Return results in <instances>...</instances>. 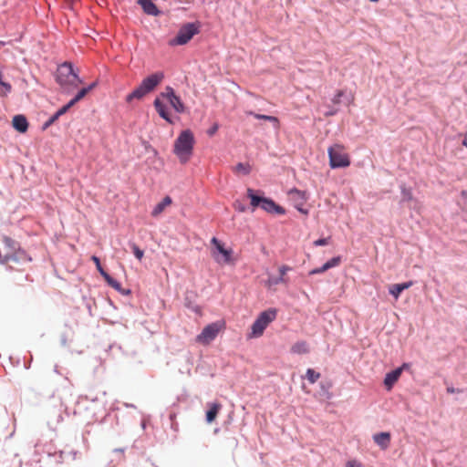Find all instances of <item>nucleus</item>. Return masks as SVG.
<instances>
[{
    "mask_svg": "<svg viewBox=\"0 0 467 467\" xmlns=\"http://www.w3.org/2000/svg\"><path fill=\"white\" fill-rule=\"evenodd\" d=\"M161 98L167 100L170 103V105L174 109V110L178 113L184 112L185 107L180 97H178L175 94L174 89L171 87H166L165 90L161 92L160 96L154 99L153 105L160 117H161L167 122L171 124L173 123V121L171 118V115L168 111L166 105L161 99Z\"/></svg>",
    "mask_w": 467,
    "mask_h": 467,
    "instance_id": "1",
    "label": "nucleus"
},
{
    "mask_svg": "<svg viewBox=\"0 0 467 467\" xmlns=\"http://www.w3.org/2000/svg\"><path fill=\"white\" fill-rule=\"evenodd\" d=\"M195 139L191 130H182L174 141L173 152L181 163H186L192 157Z\"/></svg>",
    "mask_w": 467,
    "mask_h": 467,
    "instance_id": "2",
    "label": "nucleus"
},
{
    "mask_svg": "<svg viewBox=\"0 0 467 467\" xmlns=\"http://www.w3.org/2000/svg\"><path fill=\"white\" fill-rule=\"evenodd\" d=\"M56 79L66 92L74 90L82 83L78 74L75 73L72 65L67 62L57 67Z\"/></svg>",
    "mask_w": 467,
    "mask_h": 467,
    "instance_id": "3",
    "label": "nucleus"
},
{
    "mask_svg": "<svg viewBox=\"0 0 467 467\" xmlns=\"http://www.w3.org/2000/svg\"><path fill=\"white\" fill-rule=\"evenodd\" d=\"M164 74L161 71L155 72L145 78L141 83L126 97V101L141 99L147 94L152 92L163 80Z\"/></svg>",
    "mask_w": 467,
    "mask_h": 467,
    "instance_id": "4",
    "label": "nucleus"
},
{
    "mask_svg": "<svg viewBox=\"0 0 467 467\" xmlns=\"http://www.w3.org/2000/svg\"><path fill=\"white\" fill-rule=\"evenodd\" d=\"M276 317V310L269 308L259 314L258 317L251 327V332L248 334L249 338L259 337L264 334L267 326Z\"/></svg>",
    "mask_w": 467,
    "mask_h": 467,
    "instance_id": "5",
    "label": "nucleus"
},
{
    "mask_svg": "<svg viewBox=\"0 0 467 467\" xmlns=\"http://www.w3.org/2000/svg\"><path fill=\"white\" fill-rule=\"evenodd\" d=\"M247 196L251 199L253 208L260 207L270 213L284 214L285 209L276 204L273 200L256 195L252 189L247 190Z\"/></svg>",
    "mask_w": 467,
    "mask_h": 467,
    "instance_id": "6",
    "label": "nucleus"
},
{
    "mask_svg": "<svg viewBox=\"0 0 467 467\" xmlns=\"http://www.w3.org/2000/svg\"><path fill=\"white\" fill-rule=\"evenodd\" d=\"M329 165L332 169L345 168L350 165L348 154L341 144H335L328 148Z\"/></svg>",
    "mask_w": 467,
    "mask_h": 467,
    "instance_id": "7",
    "label": "nucleus"
},
{
    "mask_svg": "<svg viewBox=\"0 0 467 467\" xmlns=\"http://www.w3.org/2000/svg\"><path fill=\"white\" fill-rule=\"evenodd\" d=\"M199 33V26L194 23H187L181 26L177 36L171 39L169 44L171 46H182L187 44L193 36Z\"/></svg>",
    "mask_w": 467,
    "mask_h": 467,
    "instance_id": "8",
    "label": "nucleus"
},
{
    "mask_svg": "<svg viewBox=\"0 0 467 467\" xmlns=\"http://www.w3.org/2000/svg\"><path fill=\"white\" fill-rule=\"evenodd\" d=\"M224 328V323L222 321L214 322L207 325L201 334H199L196 337V342L202 344V345H208L210 344Z\"/></svg>",
    "mask_w": 467,
    "mask_h": 467,
    "instance_id": "9",
    "label": "nucleus"
},
{
    "mask_svg": "<svg viewBox=\"0 0 467 467\" xmlns=\"http://www.w3.org/2000/svg\"><path fill=\"white\" fill-rule=\"evenodd\" d=\"M212 244H214V246L217 249V251L219 252V254H222V258L215 256V260L218 263L229 264V263L233 262V259H232L233 251L231 249H225L223 247V245L221 244V242L216 237H213L212 239Z\"/></svg>",
    "mask_w": 467,
    "mask_h": 467,
    "instance_id": "10",
    "label": "nucleus"
},
{
    "mask_svg": "<svg viewBox=\"0 0 467 467\" xmlns=\"http://www.w3.org/2000/svg\"><path fill=\"white\" fill-rule=\"evenodd\" d=\"M292 268L288 265H282L279 267V278H268L266 281H265V286L268 287V288H272L273 286L278 285V284H285V285H287L288 284V278L285 277L286 275V273L291 271Z\"/></svg>",
    "mask_w": 467,
    "mask_h": 467,
    "instance_id": "11",
    "label": "nucleus"
},
{
    "mask_svg": "<svg viewBox=\"0 0 467 467\" xmlns=\"http://www.w3.org/2000/svg\"><path fill=\"white\" fill-rule=\"evenodd\" d=\"M152 1L153 0H138V3L141 5L145 14L157 16L161 12Z\"/></svg>",
    "mask_w": 467,
    "mask_h": 467,
    "instance_id": "12",
    "label": "nucleus"
},
{
    "mask_svg": "<svg viewBox=\"0 0 467 467\" xmlns=\"http://www.w3.org/2000/svg\"><path fill=\"white\" fill-rule=\"evenodd\" d=\"M402 372V368H398L397 369H394L389 373H387L384 384L387 387L388 389H390L392 386L398 381L399 378L400 377Z\"/></svg>",
    "mask_w": 467,
    "mask_h": 467,
    "instance_id": "13",
    "label": "nucleus"
},
{
    "mask_svg": "<svg viewBox=\"0 0 467 467\" xmlns=\"http://www.w3.org/2000/svg\"><path fill=\"white\" fill-rule=\"evenodd\" d=\"M13 127L19 132L25 133L28 129V122L25 116L16 115L12 120Z\"/></svg>",
    "mask_w": 467,
    "mask_h": 467,
    "instance_id": "14",
    "label": "nucleus"
},
{
    "mask_svg": "<svg viewBox=\"0 0 467 467\" xmlns=\"http://www.w3.org/2000/svg\"><path fill=\"white\" fill-rule=\"evenodd\" d=\"M389 432H379L373 436L374 441L383 450L387 449L390 443Z\"/></svg>",
    "mask_w": 467,
    "mask_h": 467,
    "instance_id": "15",
    "label": "nucleus"
},
{
    "mask_svg": "<svg viewBox=\"0 0 467 467\" xmlns=\"http://www.w3.org/2000/svg\"><path fill=\"white\" fill-rule=\"evenodd\" d=\"M288 195L296 204L304 205L305 202H306V192L299 191L297 189L290 190Z\"/></svg>",
    "mask_w": 467,
    "mask_h": 467,
    "instance_id": "16",
    "label": "nucleus"
},
{
    "mask_svg": "<svg viewBox=\"0 0 467 467\" xmlns=\"http://www.w3.org/2000/svg\"><path fill=\"white\" fill-rule=\"evenodd\" d=\"M172 201L170 196H166L162 199V201L156 204V206L153 208L151 212V215L153 217L159 216L166 207L170 206L171 204Z\"/></svg>",
    "mask_w": 467,
    "mask_h": 467,
    "instance_id": "17",
    "label": "nucleus"
},
{
    "mask_svg": "<svg viewBox=\"0 0 467 467\" xmlns=\"http://www.w3.org/2000/svg\"><path fill=\"white\" fill-rule=\"evenodd\" d=\"M412 284L413 283L410 281L402 284L393 285L389 287V294L392 295L396 299H398L401 292L405 289L410 288L412 285Z\"/></svg>",
    "mask_w": 467,
    "mask_h": 467,
    "instance_id": "18",
    "label": "nucleus"
},
{
    "mask_svg": "<svg viewBox=\"0 0 467 467\" xmlns=\"http://www.w3.org/2000/svg\"><path fill=\"white\" fill-rule=\"evenodd\" d=\"M222 405L220 403H213L210 405V409L206 412V420L207 422H213L221 410Z\"/></svg>",
    "mask_w": 467,
    "mask_h": 467,
    "instance_id": "19",
    "label": "nucleus"
},
{
    "mask_svg": "<svg viewBox=\"0 0 467 467\" xmlns=\"http://www.w3.org/2000/svg\"><path fill=\"white\" fill-rule=\"evenodd\" d=\"M308 351V345L306 341L296 342L291 347V352L295 354H306Z\"/></svg>",
    "mask_w": 467,
    "mask_h": 467,
    "instance_id": "20",
    "label": "nucleus"
},
{
    "mask_svg": "<svg viewBox=\"0 0 467 467\" xmlns=\"http://www.w3.org/2000/svg\"><path fill=\"white\" fill-rule=\"evenodd\" d=\"M3 241L9 254H14L19 248L18 243L8 236H4Z\"/></svg>",
    "mask_w": 467,
    "mask_h": 467,
    "instance_id": "21",
    "label": "nucleus"
},
{
    "mask_svg": "<svg viewBox=\"0 0 467 467\" xmlns=\"http://www.w3.org/2000/svg\"><path fill=\"white\" fill-rule=\"evenodd\" d=\"M247 114L254 116L257 119L268 120V121L274 123L277 128L279 126V120L276 117L254 113L253 111H249V112H247Z\"/></svg>",
    "mask_w": 467,
    "mask_h": 467,
    "instance_id": "22",
    "label": "nucleus"
},
{
    "mask_svg": "<svg viewBox=\"0 0 467 467\" xmlns=\"http://www.w3.org/2000/svg\"><path fill=\"white\" fill-rule=\"evenodd\" d=\"M234 171L237 174L247 175L251 171V166L248 163L239 162L234 168Z\"/></svg>",
    "mask_w": 467,
    "mask_h": 467,
    "instance_id": "23",
    "label": "nucleus"
},
{
    "mask_svg": "<svg viewBox=\"0 0 467 467\" xmlns=\"http://www.w3.org/2000/svg\"><path fill=\"white\" fill-rule=\"evenodd\" d=\"M320 373L313 368H308L306 373V377L311 384L316 383L320 379Z\"/></svg>",
    "mask_w": 467,
    "mask_h": 467,
    "instance_id": "24",
    "label": "nucleus"
},
{
    "mask_svg": "<svg viewBox=\"0 0 467 467\" xmlns=\"http://www.w3.org/2000/svg\"><path fill=\"white\" fill-rule=\"evenodd\" d=\"M107 283L113 288L119 290L120 289V284L114 280L108 273L103 275Z\"/></svg>",
    "mask_w": 467,
    "mask_h": 467,
    "instance_id": "25",
    "label": "nucleus"
},
{
    "mask_svg": "<svg viewBox=\"0 0 467 467\" xmlns=\"http://www.w3.org/2000/svg\"><path fill=\"white\" fill-rule=\"evenodd\" d=\"M88 94V89L85 88H81L77 95L70 100L71 104L75 105L77 102L81 100Z\"/></svg>",
    "mask_w": 467,
    "mask_h": 467,
    "instance_id": "26",
    "label": "nucleus"
},
{
    "mask_svg": "<svg viewBox=\"0 0 467 467\" xmlns=\"http://www.w3.org/2000/svg\"><path fill=\"white\" fill-rule=\"evenodd\" d=\"M130 247L133 251L135 257L140 261L144 255V252L141 249H140V247L134 243L130 244Z\"/></svg>",
    "mask_w": 467,
    "mask_h": 467,
    "instance_id": "27",
    "label": "nucleus"
},
{
    "mask_svg": "<svg viewBox=\"0 0 467 467\" xmlns=\"http://www.w3.org/2000/svg\"><path fill=\"white\" fill-rule=\"evenodd\" d=\"M11 90V85L4 81H0V96H5Z\"/></svg>",
    "mask_w": 467,
    "mask_h": 467,
    "instance_id": "28",
    "label": "nucleus"
},
{
    "mask_svg": "<svg viewBox=\"0 0 467 467\" xmlns=\"http://www.w3.org/2000/svg\"><path fill=\"white\" fill-rule=\"evenodd\" d=\"M340 263H341V257L336 256V257H333L332 259H330L329 261H327L325 265H328L327 266V270H328L332 267H336V266L339 265Z\"/></svg>",
    "mask_w": 467,
    "mask_h": 467,
    "instance_id": "29",
    "label": "nucleus"
},
{
    "mask_svg": "<svg viewBox=\"0 0 467 467\" xmlns=\"http://www.w3.org/2000/svg\"><path fill=\"white\" fill-rule=\"evenodd\" d=\"M74 105L71 104V101H69L67 104H66L65 106H63L60 109H58L56 114H55V118H59L61 115L65 114L71 107H73Z\"/></svg>",
    "mask_w": 467,
    "mask_h": 467,
    "instance_id": "30",
    "label": "nucleus"
},
{
    "mask_svg": "<svg viewBox=\"0 0 467 467\" xmlns=\"http://www.w3.org/2000/svg\"><path fill=\"white\" fill-rule=\"evenodd\" d=\"M92 261L95 263L96 266H97V269L98 271L100 273V275L103 276L105 274H107V272L104 271V269L102 268L101 265H100V261H99V258L97 257L96 255H93L91 257Z\"/></svg>",
    "mask_w": 467,
    "mask_h": 467,
    "instance_id": "31",
    "label": "nucleus"
},
{
    "mask_svg": "<svg viewBox=\"0 0 467 467\" xmlns=\"http://www.w3.org/2000/svg\"><path fill=\"white\" fill-rule=\"evenodd\" d=\"M327 266L328 265H326L325 264L321 266V267H318V268H315L313 270H311L309 272V275H318V274H322L326 271H327Z\"/></svg>",
    "mask_w": 467,
    "mask_h": 467,
    "instance_id": "32",
    "label": "nucleus"
},
{
    "mask_svg": "<svg viewBox=\"0 0 467 467\" xmlns=\"http://www.w3.org/2000/svg\"><path fill=\"white\" fill-rule=\"evenodd\" d=\"M329 239H330V237L317 239L314 242V245H316V246L327 245L329 244Z\"/></svg>",
    "mask_w": 467,
    "mask_h": 467,
    "instance_id": "33",
    "label": "nucleus"
},
{
    "mask_svg": "<svg viewBox=\"0 0 467 467\" xmlns=\"http://www.w3.org/2000/svg\"><path fill=\"white\" fill-rule=\"evenodd\" d=\"M346 467H364L362 463L357 460H350L346 463Z\"/></svg>",
    "mask_w": 467,
    "mask_h": 467,
    "instance_id": "34",
    "label": "nucleus"
},
{
    "mask_svg": "<svg viewBox=\"0 0 467 467\" xmlns=\"http://www.w3.org/2000/svg\"><path fill=\"white\" fill-rule=\"evenodd\" d=\"M344 95V92L342 90H338L337 92V94L335 95V97L333 98L332 101L334 104H339L340 103V99L341 97Z\"/></svg>",
    "mask_w": 467,
    "mask_h": 467,
    "instance_id": "35",
    "label": "nucleus"
},
{
    "mask_svg": "<svg viewBox=\"0 0 467 467\" xmlns=\"http://www.w3.org/2000/svg\"><path fill=\"white\" fill-rule=\"evenodd\" d=\"M218 129H219V125L217 123H215L207 130V134L209 136H213L217 132Z\"/></svg>",
    "mask_w": 467,
    "mask_h": 467,
    "instance_id": "36",
    "label": "nucleus"
},
{
    "mask_svg": "<svg viewBox=\"0 0 467 467\" xmlns=\"http://www.w3.org/2000/svg\"><path fill=\"white\" fill-rule=\"evenodd\" d=\"M234 208H235L236 210H238V211H239V212H241V213L245 212V207H244V205H243V204H242L241 202H234Z\"/></svg>",
    "mask_w": 467,
    "mask_h": 467,
    "instance_id": "37",
    "label": "nucleus"
},
{
    "mask_svg": "<svg viewBox=\"0 0 467 467\" xmlns=\"http://www.w3.org/2000/svg\"><path fill=\"white\" fill-rule=\"evenodd\" d=\"M58 118H55V114L49 119V120L46 123V127L54 123Z\"/></svg>",
    "mask_w": 467,
    "mask_h": 467,
    "instance_id": "38",
    "label": "nucleus"
},
{
    "mask_svg": "<svg viewBox=\"0 0 467 467\" xmlns=\"http://www.w3.org/2000/svg\"><path fill=\"white\" fill-rule=\"evenodd\" d=\"M403 194L406 200H411L412 194L410 192L403 191Z\"/></svg>",
    "mask_w": 467,
    "mask_h": 467,
    "instance_id": "39",
    "label": "nucleus"
},
{
    "mask_svg": "<svg viewBox=\"0 0 467 467\" xmlns=\"http://www.w3.org/2000/svg\"><path fill=\"white\" fill-rule=\"evenodd\" d=\"M302 206H303V205L296 204V209H297L300 213H307V211H306V210H304V209L302 208Z\"/></svg>",
    "mask_w": 467,
    "mask_h": 467,
    "instance_id": "40",
    "label": "nucleus"
},
{
    "mask_svg": "<svg viewBox=\"0 0 467 467\" xmlns=\"http://www.w3.org/2000/svg\"><path fill=\"white\" fill-rule=\"evenodd\" d=\"M97 83L94 82L92 84H90L88 87L85 88L86 89H88V93L92 90L95 87H96Z\"/></svg>",
    "mask_w": 467,
    "mask_h": 467,
    "instance_id": "41",
    "label": "nucleus"
},
{
    "mask_svg": "<svg viewBox=\"0 0 467 467\" xmlns=\"http://www.w3.org/2000/svg\"><path fill=\"white\" fill-rule=\"evenodd\" d=\"M462 145L467 148V132L464 134V140H462Z\"/></svg>",
    "mask_w": 467,
    "mask_h": 467,
    "instance_id": "42",
    "label": "nucleus"
},
{
    "mask_svg": "<svg viewBox=\"0 0 467 467\" xmlns=\"http://www.w3.org/2000/svg\"><path fill=\"white\" fill-rule=\"evenodd\" d=\"M447 391H448L449 393H454V392H456L455 389H454V388H452V387H451V388H448V389H447Z\"/></svg>",
    "mask_w": 467,
    "mask_h": 467,
    "instance_id": "43",
    "label": "nucleus"
},
{
    "mask_svg": "<svg viewBox=\"0 0 467 467\" xmlns=\"http://www.w3.org/2000/svg\"><path fill=\"white\" fill-rule=\"evenodd\" d=\"M462 196L464 197V198H467V191H462Z\"/></svg>",
    "mask_w": 467,
    "mask_h": 467,
    "instance_id": "44",
    "label": "nucleus"
},
{
    "mask_svg": "<svg viewBox=\"0 0 467 467\" xmlns=\"http://www.w3.org/2000/svg\"><path fill=\"white\" fill-rule=\"evenodd\" d=\"M2 80V73L0 72V81Z\"/></svg>",
    "mask_w": 467,
    "mask_h": 467,
    "instance_id": "45",
    "label": "nucleus"
},
{
    "mask_svg": "<svg viewBox=\"0 0 467 467\" xmlns=\"http://www.w3.org/2000/svg\"><path fill=\"white\" fill-rule=\"evenodd\" d=\"M269 278H274V277H273V276H270ZM275 278H279V275H276V277H275Z\"/></svg>",
    "mask_w": 467,
    "mask_h": 467,
    "instance_id": "46",
    "label": "nucleus"
},
{
    "mask_svg": "<svg viewBox=\"0 0 467 467\" xmlns=\"http://www.w3.org/2000/svg\"><path fill=\"white\" fill-rule=\"evenodd\" d=\"M371 2H378L379 0H370Z\"/></svg>",
    "mask_w": 467,
    "mask_h": 467,
    "instance_id": "47",
    "label": "nucleus"
}]
</instances>
